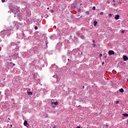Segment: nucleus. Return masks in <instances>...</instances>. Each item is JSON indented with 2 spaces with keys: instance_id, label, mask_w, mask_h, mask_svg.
I'll list each match as a JSON object with an SVG mask.
<instances>
[{
  "instance_id": "ddd939ff",
  "label": "nucleus",
  "mask_w": 128,
  "mask_h": 128,
  "mask_svg": "<svg viewBox=\"0 0 128 128\" xmlns=\"http://www.w3.org/2000/svg\"><path fill=\"white\" fill-rule=\"evenodd\" d=\"M112 14H108L109 18H112Z\"/></svg>"
},
{
  "instance_id": "423d86ee",
  "label": "nucleus",
  "mask_w": 128,
  "mask_h": 128,
  "mask_svg": "<svg viewBox=\"0 0 128 128\" xmlns=\"http://www.w3.org/2000/svg\"><path fill=\"white\" fill-rule=\"evenodd\" d=\"M58 102H52V104H54L55 106H58Z\"/></svg>"
},
{
  "instance_id": "a878e982",
  "label": "nucleus",
  "mask_w": 128,
  "mask_h": 128,
  "mask_svg": "<svg viewBox=\"0 0 128 128\" xmlns=\"http://www.w3.org/2000/svg\"><path fill=\"white\" fill-rule=\"evenodd\" d=\"M84 88V86H83V88Z\"/></svg>"
},
{
  "instance_id": "5701e85b",
  "label": "nucleus",
  "mask_w": 128,
  "mask_h": 128,
  "mask_svg": "<svg viewBox=\"0 0 128 128\" xmlns=\"http://www.w3.org/2000/svg\"><path fill=\"white\" fill-rule=\"evenodd\" d=\"M47 10H50V8L48 7V8H47Z\"/></svg>"
},
{
  "instance_id": "c85d7f7f",
  "label": "nucleus",
  "mask_w": 128,
  "mask_h": 128,
  "mask_svg": "<svg viewBox=\"0 0 128 128\" xmlns=\"http://www.w3.org/2000/svg\"><path fill=\"white\" fill-rule=\"evenodd\" d=\"M11 126H12V124H10Z\"/></svg>"
},
{
  "instance_id": "72a5a7b5",
  "label": "nucleus",
  "mask_w": 128,
  "mask_h": 128,
  "mask_svg": "<svg viewBox=\"0 0 128 128\" xmlns=\"http://www.w3.org/2000/svg\"><path fill=\"white\" fill-rule=\"evenodd\" d=\"M8 120H10V118H8Z\"/></svg>"
},
{
  "instance_id": "f704fd0d",
  "label": "nucleus",
  "mask_w": 128,
  "mask_h": 128,
  "mask_svg": "<svg viewBox=\"0 0 128 128\" xmlns=\"http://www.w3.org/2000/svg\"><path fill=\"white\" fill-rule=\"evenodd\" d=\"M80 6H82V4H80Z\"/></svg>"
},
{
  "instance_id": "6ab92c4d",
  "label": "nucleus",
  "mask_w": 128,
  "mask_h": 128,
  "mask_svg": "<svg viewBox=\"0 0 128 128\" xmlns=\"http://www.w3.org/2000/svg\"><path fill=\"white\" fill-rule=\"evenodd\" d=\"M2 2H6V0H2Z\"/></svg>"
},
{
  "instance_id": "393cba45",
  "label": "nucleus",
  "mask_w": 128,
  "mask_h": 128,
  "mask_svg": "<svg viewBox=\"0 0 128 128\" xmlns=\"http://www.w3.org/2000/svg\"><path fill=\"white\" fill-rule=\"evenodd\" d=\"M52 12H54V11L52 10Z\"/></svg>"
},
{
  "instance_id": "f257e3e1",
  "label": "nucleus",
  "mask_w": 128,
  "mask_h": 128,
  "mask_svg": "<svg viewBox=\"0 0 128 128\" xmlns=\"http://www.w3.org/2000/svg\"><path fill=\"white\" fill-rule=\"evenodd\" d=\"M13 28H18V23L14 21L13 23V26H12Z\"/></svg>"
},
{
  "instance_id": "b1692460",
  "label": "nucleus",
  "mask_w": 128,
  "mask_h": 128,
  "mask_svg": "<svg viewBox=\"0 0 128 128\" xmlns=\"http://www.w3.org/2000/svg\"><path fill=\"white\" fill-rule=\"evenodd\" d=\"M108 125H106V128H108Z\"/></svg>"
},
{
  "instance_id": "f03ea898",
  "label": "nucleus",
  "mask_w": 128,
  "mask_h": 128,
  "mask_svg": "<svg viewBox=\"0 0 128 128\" xmlns=\"http://www.w3.org/2000/svg\"><path fill=\"white\" fill-rule=\"evenodd\" d=\"M10 10L13 12V14H18V12H20V10H17L16 11L14 10V8H10Z\"/></svg>"
},
{
  "instance_id": "bb28decb",
  "label": "nucleus",
  "mask_w": 128,
  "mask_h": 128,
  "mask_svg": "<svg viewBox=\"0 0 128 128\" xmlns=\"http://www.w3.org/2000/svg\"><path fill=\"white\" fill-rule=\"evenodd\" d=\"M83 38V36H81V38Z\"/></svg>"
},
{
  "instance_id": "aec40b11",
  "label": "nucleus",
  "mask_w": 128,
  "mask_h": 128,
  "mask_svg": "<svg viewBox=\"0 0 128 128\" xmlns=\"http://www.w3.org/2000/svg\"><path fill=\"white\" fill-rule=\"evenodd\" d=\"M86 14H90V12H86Z\"/></svg>"
},
{
  "instance_id": "9b49d317",
  "label": "nucleus",
  "mask_w": 128,
  "mask_h": 128,
  "mask_svg": "<svg viewBox=\"0 0 128 128\" xmlns=\"http://www.w3.org/2000/svg\"><path fill=\"white\" fill-rule=\"evenodd\" d=\"M92 46H93V48H96V44H94V40H93V44H92Z\"/></svg>"
},
{
  "instance_id": "2eb2a0df",
  "label": "nucleus",
  "mask_w": 128,
  "mask_h": 128,
  "mask_svg": "<svg viewBox=\"0 0 128 128\" xmlns=\"http://www.w3.org/2000/svg\"><path fill=\"white\" fill-rule=\"evenodd\" d=\"M100 14L101 16L104 15V12H100Z\"/></svg>"
},
{
  "instance_id": "1a4fd4ad",
  "label": "nucleus",
  "mask_w": 128,
  "mask_h": 128,
  "mask_svg": "<svg viewBox=\"0 0 128 128\" xmlns=\"http://www.w3.org/2000/svg\"><path fill=\"white\" fill-rule=\"evenodd\" d=\"M27 94H28V96H32V92H28Z\"/></svg>"
},
{
  "instance_id": "6e6552de",
  "label": "nucleus",
  "mask_w": 128,
  "mask_h": 128,
  "mask_svg": "<svg viewBox=\"0 0 128 128\" xmlns=\"http://www.w3.org/2000/svg\"><path fill=\"white\" fill-rule=\"evenodd\" d=\"M119 91L120 92H124V88H121L119 90Z\"/></svg>"
},
{
  "instance_id": "473e14b6",
  "label": "nucleus",
  "mask_w": 128,
  "mask_h": 128,
  "mask_svg": "<svg viewBox=\"0 0 128 128\" xmlns=\"http://www.w3.org/2000/svg\"><path fill=\"white\" fill-rule=\"evenodd\" d=\"M10 60V61H11V60Z\"/></svg>"
},
{
  "instance_id": "c9c22d12",
  "label": "nucleus",
  "mask_w": 128,
  "mask_h": 128,
  "mask_svg": "<svg viewBox=\"0 0 128 128\" xmlns=\"http://www.w3.org/2000/svg\"><path fill=\"white\" fill-rule=\"evenodd\" d=\"M10 64H12V62H10Z\"/></svg>"
},
{
  "instance_id": "4be33fe9",
  "label": "nucleus",
  "mask_w": 128,
  "mask_h": 128,
  "mask_svg": "<svg viewBox=\"0 0 128 128\" xmlns=\"http://www.w3.org/2000/svg\"><path fill=\"white\" fill-rule=\"evenodd\" d=\"M78 12H80V9H78Z\"/></svg>"
},
{
  "instance_id": "2f4dec72",
  "label": "nucleus",
  "mask_w": 128,
  "mask_h": 128,
  "mask_svg": "<svg viewBox=\"0 0 128 128\" xmlns=\"http://www.w3.org/2000/svg\"><path fill=\"white\" fill-rule=\"evenodd\" d=\"M68 60H70V59L68 58Z\"/></svg>"
},
{
  "instance_id": "7c9ffc66",
  "label": "nucleus",
  "mask_w": 128,
  "mask_h": 128,
  "mask_svg": "<svg viewBox=\"0 0 128 128\" xmlns=\"http://www.w3.org/2000/svg\"><path fill=\"white\" fill-rule=\"evenodd\" d=\"M104 64V62L102 63V64Z\"/></svg>"
},
{
  "instance_id": "4468645a",
  "label": "nucleus",
  "mask_w": 128,
  "mask_h": 128,
  "mask_svg": "<svg viewBox=\"0 0 128 128\" xmlns=\"http://www.w3.org/2000/svg\"><path fill=\"white\" fill-rule=\"evenodd\" d=\"M92 10H96V6H93Z\"/></svg>"
},
{
  "instance_id": "9d476101",
  "label": "nucleus",
  "mask_w": 128,
  "mask_h": 128,
  "mask_svg": "<svg viewBox=\"0 0 128 128\" xmlns=\"http://www.w3.org/2000/svg\"><path fill=\"white\" fill-rule=\"evenodd\" d=\"M96 24H98V22L94 21V26H96Z\"/></svg>"
},
{
  "instance_id": "a211bd4d",
  "label": "nucleus",
  "mask_w": 128,
  "mask_h": 128,
  "mask_svg": "<svg viewBox=\"0 0 128 128\" xmlns=\"http://www.w3.org/2000/svg\"><path fill=\"white\" fill-rule=\"evenodd\" d=\"M34 30H38V26H35V27H34Z\"/></svg>"
},
{
  "instance_id": "c756f323",
  "label": "nucleus",
  "mask_w": 128,
  "mask_h": 128,
  "mask_svg": "<svg viewBox=\"0 0 128 128\" xmlns=\"http://www.w3.org/2000/svg\"><path fill=\"white\" fill-rule=\"evenodd\" d=\"M105 58H106V56H105Z\"/></svg>"
},
{
  "instance_id": "20e7f679",
  "label": "nucleus",
  "mask_w": 128,
  "mask_h": 128,
  "mask_svg": "<svg viewBox=\"0 0 128 128\" xmlns=\"http://www.w3.org/2000/svg\"><path fill=\"white\" fill-rule=\"evenodd\" d=\"M114 18H115V20H120V15H118V14L116 15Z\"/></svg>"
},
{
  "instance_id": "f8f14e48",
  "label": "nucleus",
  "mask_w": 128,
  "mask_h": 128,
  "mask_svg": "<svg viewBox=\"0 0 128 128\" xmlns=\"http://www.w3.org/2000/svg\"><path fill=\"white\" fill-rule=\"evenodd\" d=\"M122 116H124L128 117V114H122Z\"/></svg>"
},
{
  "instance_id": "412c9836",
  "label": "nucleus",
  "mask_w": 128,
  "mask_h": 128,
  "mask_svg": "<svg viewBox=\"0 0 128 128\" xmlns=\"http://www.w3.org/2000/svg\"><path fill=\"white\" fill-rule=\"evenodd\" d=\"M76 128H80V126H78L76 127Z\"/></svg>"
},
{
  "instance_id": "f3484780",
  "label": "nucleus",
  "mask_w": 128,
  "mask_h": 128,
  "mask_svg": "<svg viewBox=\"0 0 128 128\" xmlns=\"http://www.w3.org/2000/svg\"><path fill=\"white\" fill-rule=\"evenodd\" d=\"M119 102H120L118 100V101L116 102V104H118Z\"/></svg>"
},
{
  "instance_id": "0eeeda50",
  "label": "nucleus",
  "mask_w": 128,
  "mask_h": 128,
  "mask_svg": "<svg viewBox=\"0 0 128 128\" xmlns=\"http://www.w3.org/2000/svg\"><path fill=\"white\" fill-rule=\"evenodd\" d=\"M24 126H26V124H28V121H26V120H25L24 121Z\"/></svg>"
},
{
  "instance_id": "39448f33",
  "label": "nucleus",
  "mask_w": 128,
  "mask_h": 128,
  "mask_svg": "<svg viewBox=\"0 0 128 128\" xmlns=\"http://www.w3.org/2000/svg\"><path fill=\"white\" fill-rule=\"evenodd\" d=\"M123 59H124V61L128 60V57L124 56H123Z\"/></svg>"
},
{
  "instance_id": "cd10ccee",
  "label": "nucleus",
  "mask_w": 128,
  "mask_h": 128,
  "mask_svg": "<svg viewBox=\"0 0 128 128\" xmlns=\"http://www.w3.org/2000/svg\"><path fill=\"white\" fill-rule=\"evenodd\" d=\"M83 38V36H81V38Z\"/></svg>"
},
{
  "instance_id": "dca6fc26",
  "label": "nucleus",
  "mask_w": 128,
  "mask_h": 128,
  "mask_svg": "<svg viewBox=\"0 0 128 128\" xmlns=\"http://www.w3.org/2000/svg\"><path fill=\"white\" fill-rule=\"evenodd\" d=\"M99 56H100V58H102V54H100L99 55Z\"/></svg>"
},
{
  "instance_id": "7ed1b4c3",
  "label": "nucleus",
  "mask_w": 128,
  "mask_h": 128,
  "mask_svg": "<svg viewBox=\"0 0 128 128\" xmlns=\"http://www.w3.org/2000/svg\"><path fill=\"white\" fill-rule=\"evenodd\" d=\"M108 54L110 56H112V54H114V50H109L108 52Z\"/></svg>"
}]
</instances>
